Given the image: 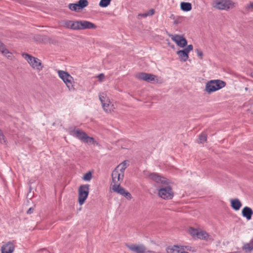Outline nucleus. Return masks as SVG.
Masks as SVG:
<instances>
[{"mask_svg":"<svg viewBox=\"0 0 253 253\" xmlns=\"http://www.w3.org/2000/svg\"><path fill=\"white\" fill-rule=\"evenodd\" d=\"M126 161L118 165L112 173L113 184L111 188L113 192H116L130 200L132 198L131 194L121 186V183L124 177L125 170L127 168Z\"/></svg>","mask_w":253,"mask_h":253,"instance_id":"f257e3e1","label":"nucleus"},{"mask_svg":"<svg viewBox=\"0 0 253 253\" xmlns=\"http://www.w3.org/2000/svg\"><path fill=\"white\" fill-rule=\"evenodd\" d=\"M213 8L221 10H228L235 7V4L230 0H212Z\"/></svg>","mask_w":253,"mask_h":253,"instance_id":"f03ea898","label":"nucleus"},{"mask_svg":"<svg viewBox=\"0 0 253 253\" xmlns=\"http://www.w3.org/2000/svg\"><path fill=\"white\" fill-rule=\"evenodd\" d=\"M22 56L33 69L38 71H41L42 70L43 66L40 59L26 53H23Z\"/></svg>","mask_w":253,"mask_h":253,"instance_id":"7ed1b4c3","label":"nucleus"},{"mask_svg":"<svg viewBox=\"0 0 253 253\" xmlns=\"http://www.w3.org/2000/svg\"><path fill=\"white\" fill-rule=\"evenodd\" d=\"M226 83L225 82L220 80H211L206 84L205 86L206 91L210 94L211 92L216 91L225 87Z\"/></svg>","mask_w":253,"mask_h":253,"instance_id":"20e7f679","label":"nucleus"},{"mask_svg":"<svg viewBox=\"0 0 253 253\" xmlns=\"http://www.w3.org/2000/svg\"><path fill=\"white\" fill-rule=\"evenodd\" d=\"M70 134L86 143H94L95 140L93 137H89L81 129L74 128L71 129Z\"/></svg>","mask_w":253,"mask_h":253,"instance_id":"39448f33","label":"nucleus"},{"mask_svg":"<svg viewBox=\"0 0 253 253\" xmlns=\"http://www.w3.org/2000/svg\"><path fill=\"white\" fill-rule=\"evenodd\" d=\"M57 73L59 77L62 79L70 91H74V81L73 78L67 72L58 70Z\"/></svg>","mask_w":253,"mask_h":253,"instance_id":"423d86ee","label":"nucleus"},{"mask_svg":"<svg viewBox=\"0 0 253 253\" xmlns=\"http://www.w3.org/2000/svg\"><path fill=\"white\" fill-rule=\"evenodd\" d=\"M135 77L138 80H143L147 82L162 83V80L160 77L153 74L144 72L138 73L135 75Z\"/></svg>","mask_w":253,"mask_h":253,"instance_id":"0eeeda50","label":"nucleus"},{"mask_svg":"<svg viewBox=\"0 0 253 253\" xmlns=\"http://www.w3.org/2000/svg\"><path fill=\"white\" fill-rule=\"evenodd\" d=\"M89 185L88 184L81 185L78 190V202L82 205L87 199L89 194Z\"/></svg>","mask_w":253,"mask_h":253,"instance_id":"6e6552de","label":"nucleus"},{"mask_svg":"<svg viewBox=\"0 0 253 253\" xmlns=\"http://www.w3.org/2000/svg\"><path fill=\"white\" fill-rule=\"evenodd\" d=\"M158 194L161 198L165 200L171 199L173 197V192L170 186L160 188Z\"/></svg>","mask_w":253,"mask_h":253,"instance_id":"1a4fd4ad","label":"nucleus"},{"mask_svg":"<svg viewBox=\"0 0 253 253\" xmlns=\"http://www.w3.org/2000/svg\"><path fill=\"white\" fill-rule=\"evenodd\" d=\"M88 4L87 0H79L77 3H70L68 7L71 11H78L87 6Z\"/></svg>","mask_w":253,"mask_h":253,"instance_id":"9d476101","label":"nucleus"},{"mask_svg":"<svg viewBox=\"0 0 253 253\" xmlns=\"http://www.w3.org/2000/svg\"><path fill=\"white\" fill-rule=\"evenodd\" d=\"M126 247L135 253H146V247L143 244H126Z\"/></svg>","mask_w":253,"mask_h":253,"instance_id":"9b49d317","label":"nucleus"},{"mask_svg":"<svg viewBox=\"0 0 253 253\" xmlns=\"http://www.w3.org/2000/svg\"><path fill=\"white\" fill-rule=\"evenodd\" d=\"M148 177L157 183H160L164 185H168V180L165 177L161 176L157 173H151L148 175Z\"/></svg>","mask_w":253,"mask_h":253,"instance_id":"f8f14e48","label":"nucleus"},{"mask_svg":"<svg viewBox=\"0 0 253 253\" xmlns=\"http://www.w3.org/2000/svg\"><path fill=\"white\" fill-rule=\"evenodd\" d=\"M60 25L63 27L74 30H78L79 28L78 21L62 20L60 22Z\"/></svg>","mask_w":253,"mask_h":253,"instance_id":"ddd939ff","label":"nucleus"},{"mask_svg":"<svg viewBox=\"0 0 253 253\" xmlns=\"http://www.w3.org/2000/svg\"><path fill=\"white\" fill-rule=\"evenodd\" d=\"M171 39L176 44L181 47H185L187 43V40L183 37L178 35H174L170 36Z\"/></svg>","mask_w":253,"mask_h":253,"instance_id":"4468645a","label":"nucleus"},{"mask_svg":"<svg viewBox=\"0 0 253 253\" xmlns=\"http://www.w3.org/2000/svg\"><path fill=\"white\" fill-rule=\"evenodd\" d=\"M14 241L7 242L1 247V253H13L15 250Z\"/></svg>","mask_w":253,"mask_h":253,"instance_id":"2eb2a0df","label":"nucleus"},{"mask_svg":"<svg viewBox=\"0 0 253 253\" xmlns=\"http://www.w3.org/2000/svg\"><path fill=\"white\" fill-rule=\"evenodd\" d=\"M167 253H189L185 251V248L183 246H179L177 245L169 246L166 248Z\"/></svg>","mask_w":253,"mask_h":253,"instance_id":"dca6fc26","label":"nucleus"},{"mask_svg":"<svg viewBox=\"0 0 253 253\" xmlns=\"http://www.w3.org/2000/svg\"><path fill=\"white\" fill-rule=\"evenodd\" d=\"M78 30H84L86 29H95L96 26L93 23L87 21H78Z\"/></svg>","mask_w":253,"mask_h":253,"instance_id":"f3484780","label":"nucleus"},{"mask_svg":"<svg viewBox=\"0 0 253 253\" xmlns=\"http://www.w3.org/2000/svg\"><path fill=\"white\" fill-rule=\"evenodd\" d=\"M242 214L243 217H245L248 220H249L252 218L253 211L249 207H245L242 209Z\"/></svg>","mask_w":253,"mask_h":253,"instance_id":"a211bd4d","label":"nucleus"},{"mask_svg":"<svg viewBox=\"0 0 253 253\" xmlns=\"http://www.w3.org/2000/svg\"><path fill=\"white\" fill-rule=\"evenodd\" d=\"M102 106L104 110L107 113H111V112L114 111L115 109L114 104L110 102V100L106 102V103L102 105Z\"/></svg>","mask_w":253,"mask_h":253,"instance_id":"6ab92c4d","label":"nucleus"},{"mask_svg":"<svg viewBox=\"0 0 253 253\" xmlns=\"http://www.w3.org/2000/svg\"><path fill=\"white\" fill-rule=\"evenodd\" d=\"M188 53L184 49L177 52V54L178 55L180 60L183 62H185L188 60L189 57Z\"/></svg>","mask_w":253,"mask_h":253,"instance_id":"aec40b11","label":"nucleus"},{"mask_svg":"<svg viewBox=\"0 0 253 253\" xmlns=\"http://www.w3.org/2000/svg\"><path fill=\"white\" fill-rule=\"evenodd\" d=\"M231 206L235 211L239 210L242 206V203L238 199H234L231 201Z\"/></svg>","mask_w":253,"mask_h":253,"instance_id":"412c9836","label":"nucleus"},{"mask_svg":"<svg viewBox=\"0 0 253 253\" xmlns=\"http://www.w3.org/2000/svg\"><path fill=\"white\" fill-rule=\"evenodd\" d=\"M209 237L210 235L207 232L199 230L197 238L201 240H208Z\"/></svg>","mask_w":253,"mask_h":253,"instance_id":"4be33fe9","label":"nucleus"},{"mask_svg":"<svg viewBox=\"0 0 253 253\" xmlns=\"http://www.w3.org/2000/svg\"><path fill=\"white\" fill-rule=\"evenodd\" d=\"M242 249L246 252H250L253 251V239L251 240L249 243L244 244Z\"/></svg>","mask_w":253,"mask_h":253,"instance_id":"5701e85b","label":"nucleus"},{"mask_svg":"<svg viewBox=\"0 0 253 253\" xmlns=\"http://www.w3.org/2000/svg\"><path fill=\"white\" fill-rule=\"evenodd\" d=\"M180 8L184 11H189L192 9V4L190 2H182L180 3Z\"/></svg>","mask_w":253,"mask_h":253,"instance_id":"b1692460","label":"nucleus"},{"mask_svg":"<svg viewBox=\"0 0 253 253\" xmlns=\"http://www.w3.org/2000/svg\"><path fill=\"white\" fill-rule=\"evenodd\" d=\"M99 98L100 101L101 102L102 105H103L104 103H106V102L108 101V100H109L106 94L103 92L99 93Z\"/></svg>","mask_w":253,"mask_h":253,"instance_id":"393cba45","label":"nucleus"},{"mask_svg":"<svg viewBox=\"0 0 253 253\" xmlns=\"http://www.w3.org/2000/svg\"><path fill=\"white\" fill-rule=\"evenodd\" d=\"M199 231V229L193 227H189L188 229V232L194 238L197 237Z\"/></svg>","mask_w":253,"mask_h":253,"instance_id":"a878e982","label":"nucleus"},{"mask_svg":"<svg viewBox=\"0 0 253 253\" xmlns=\"http://www.w3.org/2000/svg\"><path fill=\"white\" fill-rule=\"evenodd\" d=\"M207 135L205 132H203L199 135L198 142L199 143H202L207 141Z\"/></svg>","mask_w":253,"mask_h":253,"instance_id":"bb28decb","label":"nucleus"},{"mask_svg":"<svg viewBox=\"0 0 253 253\" xmlns=\"http://www.w3.org/2000/svg\"><path fill=\"white\" fill-rule=\"evenodd\" d=\"M244 10L246 12L253 11V2H250L244 6Z\"/></svg>","mask_w":253,"mask_h":253,"instance_id":"cd10ccee","label":"nucleus"},{"mask_svg":"<svg viewBox=\"0 0 253 253\" xmlns=\"http://www.w3.org/2000/svg\"><path fill=\"white\" fill-rule=\"evenodd\" d=\"M0 51L2 54L5 55L7 54H10V52L8 49L5 48L4 44L0 41Z\"/></svg>","mask_w":253,"mask_h":253,"instance_id":"c85d7f7f","label":"nucleus"},{"mask_svg":"<svg viewBox=\"0 0 253 253\" xmlns=\"http://www.w3.org/2000/svg\"><path fill=\"white\" fill-rule=\"evenodd\" d=\"M111 0H101L99 5L100 7H106L110 4Z\"/></svg>","mask_w":253,"mask_h":253,"instance_id":"c756f323","label":"nucleus"},{"mask_svg":"<svg viewBox=\"0 0 253 253\" xmlns=\"http://www.w3.org/2000/svg\"><path fill=\"white\" fill-rule=\"evenodd\" d=\"M92 178V173L90 171H88L83 176V180L87 181H89Z\"/></svg>","mask_w":253,"mask_h":253,"instance_id":"7c9ffc66","label":"nucleus"},{"mask_svg":"<svg viewBox=\"0 0 253 253\" xmlns=\"http://www.w3.org/2000/svg\"><path fill=\"white\" fill-rule=\"evenodd\" d=\"M196 52L197 54V55L199 57V58L201 59H203V52L199 49H196Z\"/></svg>","mask_w":253,"mask_h":253,"instance_id":"2f4dec72","label":"nucleus"},{"mask_svg":"<svg viewBox=\"0 0 253 253\" xmlns=\"http://www.w3.org/2000/svg\"><path fill=\"white\" fill-rule=\"evenodd\" d=\"M193 45L192 44H189L184 50H185L186 52L189 53L190 51L193 50Z\"/></svg>","mask_w":253,"mask_h":253,"instance_id":"473e14b6","label":"nucleus"},{"mask_svg":"<svg viewBox=\"0 0 253 253\" xmlns=\"http://www.w3.org/2000/svg\"><path fill=\"white\" fill-rule=\"evenodd\" d=\"M0 143L5 142L4 136L0 129Z\"/></svg>","mask_w":253,"mask_h":253,"instance_id":"72a5a7b5","label":"nucleus"},{"mask_svg":"<svg viewBox=\"0 0 253 253\" xmlns=\"http://www.w3.org/2000/svg\"><path fill=\"white\" fill-rule=\"evenodd\" d=\"M155 13V10L154 9H150L149 10V11L147 12L148 16H152Z\"/></svg>","mask_w":253,"mask_h":253,"instance_id":"f704fd0d","label":"nucleus"},{"mask_svg":"<svg viewBox=\"0 0 253 253\" xmlns=\"http://www.w3.org/2000/svg\"><path fill=\"white\" fill-rule=\"evenodd\" d=\"M97 78H98L99 81L102 82L104 78V75L103 74H100L97 76Z\"/></svg>","mask_w":253,"mask_h":253,"instance_id":"c9c22d12","label":"nucleus"},{"mask_svg":"<svg viewBox=\"0 0 253 253\" xmlns=\"http://www.w3.org/2000/svg\"><path fill=\"white\" fill-rule=\"evenodd\" d=\"M8 59L10 60H12L13 58V55L11 52H10V54H7L5 55Z\"/></svg>","mask_w":253,"mask_h":253,"instance_id":"e433bc0d","label":"nucleus"},{"mask_svg":"<svg viewBox=\"0 0 253 253\" xmlns=\"http://www.w3.org/2000/svg\"><path fill=\"white\" fill-rule=\"evenodd\" d=\"M138 16L142 17H144V18L148 16L147 13H143V14H138Z\"/></svg>","mask_w":253,"mask_h":253,"instance_id":"4c0bfd02","label":"nucleus"},{"mask_svg":"<svg viewBox=\"0 0 253 253\" xmlns=\"http://www.w3.org/2000/svg\"><path fill=\"white\" fill-rule=\"evenodd\" d=\"M33 211H34V209H33V208H30V209L27 211V213L28 214H31V213H33Z\"/></svg>","mask_w":253,"mask_h":253,"instance_id":"58836bf2","label":"nucleus"},{"mask_svg":"<svg viewBox=\"0 0 253 253\" xmlns=\"http://www.w3.org/2000/svg\"><path fill=\"white\" fill-rule=\"evenodd\" d=\"M179 22H179V21L178 19H175L174 20L173 24H174V25H176L178 24L179 23Z\"/></svg>","mask_w":253,"mask_h":253,"instance_id":"ea45409f","label":"nucleus"},{"mask_svg":"<svg viewBox=\"0 0 253 253\" xmlns=\"http://www.w3.org/2000/svg\"><path fill=\"white\" fill-rule=\"evenodd\" d=\"M169 18L172 20H174L175 19V17L174 14H171L169 16Z\"/></svg>","mask_w":253,"mask_h":253,"instance_id":"a19ab883","label":"nucleus"},{"mask_svg":"<svg viewBox=\"0 0 253 253\" xmlns=\"http://www.w3.org/2000/svg\"><path fill=\"white\" fill-rule=\"evenodd\" d=\"M146 253H157L154 251H149V250H147L146 249Z\"/></svg>","mask_w":253,"mask_h":253,"instance_id":"79ce46f5","label":"nucleus"},{"mask_svg":"<svg viewBox=\"0 0 253 253\" xmlns=\"http://www.w3.org/2000/svg\"><path fill=\"white\" fill-rule=\"evenodd\" d=\"M248 87H246V88H245V90H248Z\"/></svg>","mask_w":253,"mask_h":253,"instance_id":"37998d69","label":"nucleus"}]
</instances>
